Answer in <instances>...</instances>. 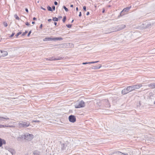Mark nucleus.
<instances>
[{
  "label": "nucleus",
  "instance_id": "f257e3e1",
  "mask_svg": "<svg viewBox=\"0 0 155 155\" xmlns=\"http://www.w3.org/2000/svg\"><path fill=\"white\" fill-rule=\"evenodd\" d=\"M125 27V25H119L115 29H112L111 28H110L108 29V30H106L104 31V34H108L112 32H115L117 31H120L122 29H123Z\"/></svg>",
  "mask_w": 155,
  "mask_h": 155
},
{
  "label": "nucleus",
  "instance_id": "f03ea898",
  "mask_svg": "<svg viewBox=\"0 0 155 155\" xmlns=\"http://www.w3.org/2000/svg\"><path fill=\"white\" fill-rule=\"evenodd\" d=\"M142 85L141 84L128 86L130 92H131L135 89H137L141 87Z\"/></svg>",
  "mask_w": 155,
  "mask_h": 155
},
{
  "label": "nucleus",
  "instance_id": "7ed1b4c3",
  "mask_svg": "<svg viewBox=\"0 0 155 155\" xmlns=\"http://www.w3.org/2000/svg\"><path fill=\"white\" fill-rule=\"evenodd\" d=\"M30 123L28 121L26 122L20 121L18 124V126L20 127H26L30 125Z\"/></svg>",
  "mask_w": 155,
  "mask_h": 155
},
{
  "label": "nucleus",
  "instance_id": "20e7f679",
  "mask_svg": "<svg viewBox=\"0 0 155 155\" xmlns=\"http://www.w3.org/2000/svg\"><path fill=\"white\" fill-rule=\"evenodd\" d=\"M34 138V135L28 133L25 134V140L30 141Z\"/></svg>",
  "mask_w": 155,
  "mask_h": 155
},
{
  "label": "nucleus",
  "instance_id": "39448f33",
  "mask_svg": "<svg viewBox=\"0 0 155 155\" xmlns=\"http://www.w3.org/2000/svg\"><path fill=\"white\" fill-rule=\"evenodd\" d=\"M148 97L150 99H151L154 104L155 105V95L152 92H150L149 94Z\"/></svg>",
  "mask_w": 155,
  "mask_h": 155
},
{
  "label": "nucleus",
  "instance_id": "423d86ee",
  "mask_svg": "<svg viewBox=\"0 0 155 155\" xmlns=\"http://www.w3.org/2000/svg\"><path fill=\"white\" fill-rule=\"evenodd\" d=\"M85 106V103L82 100L79 102L78 105H75V107L77 108L83 107H84Z\"/></svg>",
  "mask_w": 155,
  "mask_h": 155
},
{
  "label": "nucleus",
  "instance_id": "0eeeda50",
  "mask_svg": "<svg viewBox=\"0 0 155 155\" xmlns=\"http://www.w3.org/2000/svg\"><path fill=\"white\" fill-rule=\"evenodd\" d=\"M9 119V118L6 116L4 117L0 116V123H3Z\"/></svg>",
  "mask_w": 155,
  "mask_h": 155
},
{
  "label": "nucleus",
  "instance_id": "6e6552de",
  "mask_svg": "<svg viewBox=\"0 0 155 155\" xmlns=\"http://www.w3.org/2000/svg\"><path fill=\"white\" fill-rule=\"evenodd\" d=\"M68 119L69 121L72 123L75 122L76 120L75 117L73 115L69 116L68 117Z\"/></svg>",
  "mask_w": 155,
  "mask_h": 155
},
{
  "label": "nucleus",
  "instance_id": "1a4fd4ad",
  "mask_svg": "<svg viewBox=\"0 0 155 155\" xmlns=\"http://www.w3.org/2000/svg\"><path fill=\"white\" fill-rule=\"evenodd\" d=\"M104 104H105V107H110V104L108 100L105 99L103 101Z\"/></svg>",
  "mask_w": 155,
  "mask_h": 155
},
{
  "label": "nucleus",
  "instance_id": "9d476101",
  "mask_svg": "<svg viewBox=\"0 0 155 155\" xmlns=\"http://www.w3.org/2000/svg\"><path fill=\"white\" fill-rule=\"evenodd\" d=\"M129 90L128 87H127L126 89H124L122 90V93L123 94H125L130 92Z\"/></svg>",
  "mask_w": 155,
  "mask_h": 155
},
{
  "label": "nucleus",
  "instance_id": "9b49d317",
  "mask_svg": "<svg viewBox=\"0 0 155 155\" xmlns=\"http://www.w3.org/2000/svg\"><path fill=\"white\" fill-rule=\"evenodd\" d=\"M5 149L10 152L12 154H13L15 153L14 150L11 148L7 147H5Z\"/></svg>",
  "mask_w": 155,
  "mask_h": 155
},
{
  "label": "nucleus",
  "instance_id": "f8f14e48",
  "mask_svg": "<svg viewBox=\"0 0 155 155\" xmlns=\"http://www.w3.org/2000/svg\"><path fill=\"white\" fill-rule=\"evenodd\" d=\"M1 51L2 53L1 54V57L5 56L8 54V52L6 51Z\"/></svg>",
  "mask_w": 155,
  "mask_h": 155
},
{
  "label": "nucleus",
  "instance_id": "ddd939ff",
  "mask_svg": "<svg viewBox=\"0 0 155 155\" xmlns=\"http://www.w3.org/2000/svg\"><path fill=\"white\" fill-rule=\"evenodd\" d=\"M6 143V141L0 138V147L2 146L3 144H5Z\"/></svg>",
  "mask_w": 155,
  "mask_h": 155
},
{
  "label": "nucleus",
  "instance_id": "4468645a",
  "mask_svg": "<svg viewBox=\"0 0 155 155\" xmlns=\"http://www.w3.org/2000/svg\"><path fill=\"white\" fill-rule=\"evenodd\" d=\"M151 89H153L155 88V83H152L147 85Z\"/></svg>",
  "mask_w": 155,
  "mask_h": 155
},
{
  "label": "nucleus",
  "instance_id": "2eb2a0df",
  "mask_svg": "<svg viewBox=\"0 0 155 155\" xmlns=\"http://www.w3.org/2000/svg\"><path fill=\"white\" fill-rule=\"evenodd\" d=\"M131 8V6H130L124 8L121 12V13L124 12H128L129 10Z\"/></svg>",
  "mask_w": 155,
  "mask_h": 155
},
{
  "label": "nucleus",
  "instance_id": "dca6fc26",
  "mask_svg": "<svg viewBox=\"0 0 155 155\" xmlns=\"http://www.w3.org/2000/svg\"><path fill=\"white\" fill-rule=\"evenodd\" d=\"M143 25H145V26L143 27L145 28H148L151 26V24L150 23H148L147 22H145L143 24Z\"/></svg>",
  "mask_w": 155,
  "mask_h": 155
},
{
  "label": "nucleus",
  "instance_id": "f3484780",
  "mask_svg": "<svg viewBox=\"0 0 155 155\" xmlns=\"http://www.w3.org/2000/svg\"><path fill=\"white\" fill-rule=\"evenodd\" d=\"M61 57H59L58 58H53V57L50 58L49 59V61H56V60H60L61 59Z\"/></svg>",
  "mask_w": 155,
  "mask_h": 155
},
{
  "label": "nucleus",
  "instance_id": "a211bd4d",
  "mask_svg": "<svg viewBox=\"0 0 155 155\" xmlns=\"http://www.w3.org/2000/svg\"><path fill=\"white\" fill-rule=\"evenodd\" d=\"M40 152L38 150H35L33 153L34 155H40Z\"/></svg>",
  "mask_w": 155,
  "mask_h": 155
},
{
  "label": "nucleus",
  "instance_id": "6ab92c4d",
  "mask_svg": "<svg viewBox=\"0 0 155 155\" xmlns=\"http://www.w3.org/2000/svg\"><path fill=\"white\" fill-rule=\"evenodd\" d=\"M101 67V64H99L98 65V66H93L92 68L94 69H99Z\"/></svg>",
  "mask_w": 155,
  "mask_h": 155
},
{
  "label": "nucleus",
  "instance_id": "aec40b11",
  "mask_svg": "<svg viewBox=\"0 0 155 155\" xmlns=\"http://www.w3.org/2000/svg\"><path fill=\"white\" fill-rule=\"evenodd\" d=\"M63 38L61 37H56L53 38V40H59V41H61L63 40Z\"/></svg>",
  "mask_w": 155,
  "mask_h": 155
},
{
  "label": "nucleus",
  "instance_id": "412c9836",
  "mask_svg": "<svg viewBox=\"0 0 155 155\" xmlns=\"http://www.w3.org/2000/svg\"><path fill=\"white\" fill-rule=\"evenodd\" d=\"M45 41H49V40H53V38H48L46 37L45 38Z\"/></svg>",
  "mask_w": 155,
  "mask_h": 155
},
{
  "label": "nucleus",
  "instance_id": "4be33fe9",
  "mask_svg": "<svg viewBox=\"0 0 155 155\" xmlns=\"http://www.w3.org/2000/svg\"><path fill=\"white\" fill-rule=\"evenodd\" d=\"M19 139H25V134L24 135H21L20 137H19L18 138V140H19Z\"/></svg>",
  "mask_w": 155,
  "mask_h": 155
},
{
  "label": "nucleus",
  "instance_id": "5701e85b",
  "mask_svg": "<svg viewBox=\"0 0 155 155\" xmlns=\"http://www.w3.org/2000/svg\"><path fill=\"white\" fill-rule=\"evenodd\" d=\"M47 8L48 11H52V9L51 7L48 6L47 7Z\"/></svg>",
  "mask_w": 155,
  "mask_h": 155
},
{
  "label": "nucleus",
  "instance_id": "b1692460",
  "mask_svg": "<svg viewBox=\"0 0 155 155\" xmlns=\"http://www.w3.org/2000/svg\"><path fill=\"white\" fill-rule=\"evenodd\" d=\"M52 20L54 21H58V19L56 17L53 18Z\"/></svg>",
  "mask_w": 155,
  "mask_h": 155
},
{
  "label": "nucleus",
  "instance_id": "393cba45",
  "mask_svg": "<svg viewBox=\"0 0 155 155\" xmlns=\"http://www.w3.org/2000/svg\"><path fill=\"white\" fill-rule=\"evenodd\" d=\"M14 17L17 20H19V17L18 16L17 14H15L14 15Z\"/></svg>",
  "mask_w": 155,
  "mask_h": 155
},
{
  "label": "nucleus",
  "instance_id": "a878e982",
  "mask_svg": "<svg viewBox=\"0 0 155 155\" xmlns=\"http://www.w3.org/2000/svg\"><path fill=\"white\" fill-rule=\"evenodd\" d=\"M22 33L21 31L18 32L16 35V37H17L20 35Z\"/></svg>",
  "mask_w": 155,
  "mask_h": 155
},
{
  "label": "nucleus",
  "instance_id": "bb28decb",
  "mask_svg": "<svg viewBox=\"0 0 155 155\" xmlns=\"http://www.w3.org/2000/svg\"><path fill=\"white\" fill-rule=\"evenodd\" d=\"M63 8L66 12H68V9L65 6H63Z\"/></svg>",
  "mask_w": 155,
  "mask_h": 155
},
{
  "label": "nucleus",
  "instance_id": "cd10ccee",
  "mask_svg": "<svg viewBox=\"0 0 155 155\" xmlns=\"http://www.w3.org/2000/svg\"><path fill=\"white\" fill-rule=\"evenodd\" d=\"M66 19V16L64 17L63 18L62 20V21L64 22Z\"/></svg>",
  "mask_w": 155,
  "mask_h": 155
},
{
  "label": "nucleus",
  "instance_id": "c85d7f7f",
  "mask_svg": "<svg viewBox=\"0 0 155 155\" xmlns=\"http://www.w3.org/2000/svg\"><path fill=\"white\" fill-rule=\"evenodd\" d=\"M71 25L70 24L66 25V26L67 27L69 28H71Z\"/></svg>",
  "mask_w": 155,
  "mask_h": 155
},
{
  "label": "nucleus",
  "instance_id": "c756f323",
  "mask_svg": "<svg viewBox=\"0 0 155 155\" xmlns=\"http://www.w3.org/2000/svg\"><path fill=\"white\" fill-rule=\"evenodd\" d=\"M68 44L69 45V46H70L71 47H73L74 45L72 43H68Z\"/></svg>",
  "mask_w": 155,
  "mask_h": 155
},
{
  "label": "nucleus",
  "instance_id": "7c9ffc66",
  "mask_svg": "<svg viewBox=\"0 0 155 155\" xmlns=\"http://www.w3.org/2000/svg\"><path fill=\"white\" fill-rule=\"evenodd\" d=\"M6 127V125H0V128L5 127Z\"/></svg>",
  "mask_w": 155,
  "mask_h": 155
},
{
  "label": "nucleus",
  "instance_id": "2f4dec72",
  "mask_svg": "<svg viewBox=\"0 0 155 155\" xmlns=\"http://www.w3.org/2000/svg\"><path fill=\"white\" fill-rule=\"evenodd\" d=\"M90 64V62H83L82 63L83 64Z\"/></svg>",
  "mask_w": 155,
  "mask_h": 155
},
{
  "label": "nucleus",
  "instance_id": "473e14b6",
  "mask_svg": "<svg viewBox=\"0 0 155 155\" xmlns=\"http://www.w3.org/2000/svg\"><path fill=\"white\" fill-rule=\"evenodd\" d=\"M27 32H28L27 31H25V32H23L22 33V36H24L26 34V33H27Z\"/></svg>",
  "mask_w": 155,
  "mask_h": 155
},
{
  "label": "nucleus",
  "instance_id": "72a5a7b5",
  "mask_svg": "<svg viewBox=\"0 0 155 155\" xmlns=\"http://www.w3.org/2000/svg\"><path fill=\"white\" fill-rule=\"evenodd\" d=\"M3 25H4V26L5 27H7L8 25V24H7V23L5 22H4Z\"/></svg>",
  "mask_w": 155,
  "mask_h": 155
},
{
  "label": "nucleus",
  "instance_id": "f704fd0d",
  "mask_svg": "<svg viewBox=\"0 0 155 155\" xmlns=\"http://www.w3.org/2000/svg\"><path fill=\"white\" fill-rule=\"evenodd\" d=\"M15 35L14 33H13L12 34V35L10 36V37L11 38L12 37Z\"/></svg>",
  "mask_w": 155,
  "mask_h": 155
},
{
  "label": "nucleus",
  "instance_id": "c9c22d12",
  "mask_svg": "<svg viewBox=\"0 0 155 155\" xmlns=\"http://www.w3.org/2000/svg\"><path fill=\"white\" fill-rule=\"evenodd\" d=\"M83 9L84 10L86 11V8L85 6H84L83 7Z\"/></svg>",
  "mask_w": 155,
  "mask_h": 155
},
{
  "label": "nucleus",
  "instance_id": "e433bc0d",
  "mask_svg": "<svg viewBox=\"0 0 155 155\" xmlns=\"http://www.w3.org/2000/svg\"><path fill=\"white\" fill-rule=\"evenodd\" d=\"M39 121H40L39 120H33V121L32 122H39Z\"/></svg>",
  "mask_w": 155,
  "mask_h": 155
},
{
  "label": "nucleus",
  "instance_id": "4c0bfd02",
  "mask_svg": "<svg viewBox=\"0 0 155 155\" xmlns=\"http://www.w3.org/2000/svg\"><path fill=\"white\" fill-rule=\"evenodd\" d=\"M31 31H30L28 34V35H27L29 37L30 36V35L31 34Z\"/></svg>",
  "mask_w": 155,
  "mask_h": 155
},
{
  "label": "nucleus",
  "instance_id": "58836bf2",
  "mask_svg": "<svg viewBox=\"0 0 155 155\" xmlns=\"http://www.w3.org/2000/svg\"><path fill=\"white\" fill-rule=\"evenodd\" d=\"M52 10H53L54 11L55 10V6H52Z\"/></svg>",
  "mask_w": 155,
  "mask_h": 155
},
{
  "label": "nucleus",
  "instance_id": "ea45409f",
  "mask_svg": "<svg viewBox=\"0 0 155 155\" xmlns=\"http://www.w3.org/2000/svg\"><path fill=\"white\" fill-rule=\"evenodd\" d=\"M25 25H27V26H29L30 25V24H29L28 23V22H26L25 23Z\"/></svg>",
  "mask_w": 155,
  "mask_h": 155
},
{
  "label": "nucleus",
  "instance_id": "a19ab883",
  "mask_svg": "<svg viewBox=\"0 0 155 155\" xmlns=\"http://www.w3.org/2000/svg\"><path fill=\"white\" fill-rule=\"evenodd\" d=\"M42 26H43L42 24H41L40 25V27H39V28H40L41 29L42 27Z\"/></svg>",
  "mask_w": 155,
  "mask_h": 155
},
{
  "label": "nucleus",
  "instance_id": "79ce46f5",
  "mask_svg": "<svg viewBox=\"0 0 155 155\" xmlns=\"http://www.w3.org/2000/svg\"><path fill=\"white\" fill-rule=\"evenodd\" d=\"M54 4L55 5H58V2L55 1L54 2Z\"/></svg>",
  "mask_w": 155,
  "mask_h": 155
},
{
  "label": "nucleus",
  "instance_id": "37998d69",
  "mask_svg": "<svg viewBox=\"0 0 155 155\" xmlns=\"http://www.w3.org/2000/svg\"><path fill=\"white\" fill-rule=\"evenodd\" d=\"M41 9H43V10H45V11L46 10V9H45V8H44L42 7H41Z\"/></svg>",
  "mask_w": 155,
  "mask_h": 155
},
{
  "label": "nucleus",
  "instance_id": "c03bdc74",
  "mask_svg": "<svg viewBox=\"0 0 155 155\" xmlns=\"http://www.w3.org/2000/svg\"><path fill=\"white\" fill-rule=\"evenodd\" d=\"M81 12H80V13H79V17H81Z\"/></svg>",
  "mask_w": 155,
  "mask_h": 155
},
{
  "label": "nucleus",
  "instance_id": "a18cd8bd",
  "mask_svg": "<svg viewBox=\"0 0 155 155\" xmlns=\"http://www.w3.org/2000/svg\"><path fill=\"white\" fill-rule=\"evenodd\" d=\"M25 11L27 12H28V9L27 8H26L25 9Z\"/></svg>",
  "mask_w": 155,
  "mask_h": 155
},
{
  "label": "nucleus",
  "instance_id": "49530a36",
  "mask_svg": "<svg viewBox=\"0 0 155 155\" xmlns=\"http://www.w3.org/2000/svg\"><path fill=\"white\" fill-rule=\"evenodd\" d=\"M10 127H15V126L13 125H10Z\"/></svg>",
  "mask_w": 155,
  "mask_h": 155
},
{
  "label": "nucleus",
  "instance_id": "de8ad7c7",
  "mask_svg": "<svg viewBox=\"0 0 155 155\" xmlns=\"http://www.w3.org/2000/svg\"><path fill=\"white\" fill-rule=\"evenodd\" d=\"M52 20L51 19H48V21L49 22H50Z\"/></svg>",
  "mask_w": 155,
  "mask_h": 155
},
{
  "label": "nucleus",
  "instance_id": "09e8293b",
  "mask_svg": "<svg viewBox=\"0 0 155 155\" xmlns=\"http://www.w3.org/2000/svg\"><path fill=\"white\" fill-rule=\"evenodd\" d=\"M89 14V12H87L86 14V15H88Z\"/></svg>",
  "mask_w": 155,
  "mask_h": 155
},
{
  "label": "nucleus",
  "instance_id": "8fccbe9b",
  "mask_svg": "<svg viewBox=\"0 0 155 155\" xmlns=\"http://www.w3.org/2000/svg\"><path fill=\"white\" fill-rule=\"evenodd\" d=\"M94 63H95L94 61H93V62H90V64H94Z\"/></svg>",
  "mask_w": 155,
  "mask_h": 155
},
{
  "label": "nucleus",
  "instance_id": "3c124183",
  "mask_svg": "<svg viewBox=\"0 0 155 155\" xmlns=\"http://www.w3.org/2000/svg\"><path fill=\"white\" fill-rule=\"evenodd\" d=\"M33 20H36V18L35 17H34L33 18Z\"/></svg>",
  "mask_w": 155,
  "mask_h": 155
},
{
  "label": "nucleus",
  "instance_id": "603ef678",
  "mask_svg": "<svg viewBox=\"0 0 155 155\" xmlns=\"http://www.w3.org/2000/svg\"><path fill=\"white\" fill-rule=\"evenodd\" d=\"M54 25L55 26H56V25H57V22H54Z\"/></svg>",
  "mask_w": 155,
  "mask_h": 155
},
{
  "label": "nucleus",
  "instance_id": "864d4df0",
  "mask_svg": "<svg viewBox=\"0 0 155 155\" xmlns=\"http://www.w3.org/2000/svg\"><path fill=\"white\" fill-rule=\"evenodd\" d=\"M105 12V9H104L102 11V12L104 13Z\"/></svg>",
  "mask_w": 155,
  "mask_h": 155
},
{
  "label": "nucleus",
  "instance_id": "5fc2aeb1",
  "mask_svg": "<svg viewBox=\"0 0 155 155\" xmlns=\"http://www.w3.org/2000/svg\"><path fill=\"white\" fill-rule=\"evenodd\" d=\"M6 127H10V125H6Z\"/></svg>",
  "mask_w": 155,
  "mask_h": 155
},
{
  "label": "nucleus",
  "instance_id": "6e6d98bb",
  "mask_svg": "<svg viewBox=\"0 0 155 155\" xmlns=\"http://www.w3.org/2000/svg\"><path fill=\"white\" fill-rule=\"evenodd\" d=\"M70 7H73V5H70Z\"/></svg>",
  "mask_w": 155,
  "mask_h": 155
},
{
  "label": "nucleus",
  "instance_id": "4d7b16f0",
  "mask_svg": "<svg viewBox=\"0 0 155 155\" xmlns=\"http://www.w3.org/2000/svg\"><path fill=\"white\" fill-rule=\"evenodd\" d=\"M32 24H35V22H34V21H32Z\"/></svg>",
  "mask_w": 155,
  "mask_h": 155
},
{
  "label": "nucleus",
  "instance_id": "13d9d810",
  "mask_svg": "<svg viewBox=\"0 0 155 155\" xmlns=\"http://www.w3.org/2000/svg\"><path fill=\"white\" fill-rule=\"evenodd\" d=\"M76 10L77 11H78V7H77L76 8Z\"/></svg>",
  "mask_w": 155,
  "mask_h": 155
},
{
  "label": "nucleus",
  "instance_id": "bf43d9fd",
  "mask_svg": "<svg viewBox=\"0 0 155 155\" xmlns=\"http://www.w3.org/2000/svg\"><path fill=\"white\" fill-rule=\"evenodd\" d=\"M98 62H99V61H94L95 63H97Z\"/></svg>",
  "mask_w": 155,
  "mask_h": 155
},
{
  "label": "nucleus",
  "instance_id": "052dcab7",
  "mask_svg": "<svg viewBox=\"0 0 155 155\" xmlns=\"http://www.w3.org/2000/svg\"><path fill=\"white\" fill-rule=\"evenodd\" d=\"M2 53L1 51H0V58L1 57V54Z\"/></svg>",
  "mask_w": 155,
  "mask_h": 155
},
{
  "label": "nucleus",
  "instance_id": "680f3d73",
  "mask_svg": "<svg viewBox=\"0 0 155 155\" xmlns=\"http://www.w3.org/2000/svg\"><path fill=\"white\" fill-rule=\"evenodd\" d=\"M46 59L47 60H49V59L48 58H46Z\"/></svg>",
  "mask_w": 155,
  "mask_h": 155
},
{
  "label": "nucleus",
  "instance_id": "e2e57ef3",
  "mask_svg": "<svg viewBox=\"0 0 155 155\" xmlns=\"http://www.w3.org/2000/svg\"><path fill=\"white\" fill-rule=\"evenodd\" d=\"M62 18V17L61 16H60L59 17V18Z\"/></svg>",
  "mask_w": 155,
  "mask_h": 155
},
{
  "label": "nucleus",
  "instance_id": "0e129e2a",
  "mask_svg": "<svg viewBox=\"0 0 155 155\" xmlns=\"http://www.w3.org/2000/svg\"><path fill=\"white\" fill-rule=\"evenodd\" d=\"M73 21H74V20H73L72 21H71V23H72V22H73Z\"/></svg>",
  "mask_w": 155,
  "mask_h": 155
},
{
  "label": "nucleus",
  "instance_id": "69168bd1",
  "mask_svg": "<svg viewBox=\"0 0 155 155\" xmlns=\"http://www.w3.org/2000/svg\"><path fill=\"white\" fill-rule=\"evenodd\" d=\"M38 3H39V1H38L37 2Z\"/></svg>",
  "mask_w": 155,
  "mask_h": 155
},
{
  "label": "nucleus",
  "instance_id": "338daca9",
  "mask_svg": "<svg viewBox=\"0 0 155 155\" xmlns=\"http://www.w3.org/2000/svg\"><path fill=\"white\" fill-rule=\"evenodd\" d=\"M14 1H15V0H14Z\"/></svg>",
  "mask_w": 155,
  "mask_h": 155
}]
</instances>
